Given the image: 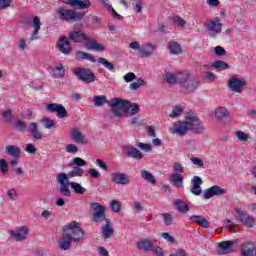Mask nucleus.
I'll list each match as a JSON object with an SVG mask.
<instances>
[{
    "label": "nucleus",
    "instance_id": "nucleus-1",
    "mask_svg": "<svg viewBox=\"0 0 256 256\" xmlns=\"http://www.w3.org/2000/svg\"><path fill=\"white\" fill-rule=\"evenodd\" d=\"M189 131H193L198 135L205 131L203 122L200 121L199 117H197V114L194 112L186 113L184 120L174 123L173 129H171V133H173V135H179V137H185Z\"/></svg>",
    "mask_w": 256,
    "mask_h": 256
},
{
    "label": "nucleus",
    "instance_id": "nucleus-2",
    "mask_svg": "<svg viewBox=\"0 0 256 256\" xmlns=\"http://www.w3.org/2000/svg\"><path fill=\"white\" fill-rule=\"evenodd\" d=\"M68 39L73 41V43H84L88 51H105V46L103 44H99L97 40L87 37V34H85L82 30L70 32L68 34Z\"/></svg>",
    "mask_w": 256,
    "mask_h": 256
},
{
    "label": "nucleus",
    "instance_id": "nucleus-3",
    "mask_svg": "<svg viewBox=\"0 0 256 256\" xmlns=\"http://www.w3.org/2000/svg\"><path fill=\"white\" fill-rule=\"evenodd\" d=\"M63 231L68 235L73 243H81L85 241V231L81 229V224L77 221H72L66 224Z\"/></svg>",
    "mask_w": 256,
    "mask_h": 256
},
{
    "label": "nucleus",
    "instance_id": "nucleus-4",
    "mask_svg": "<svg viewBox=\"0 0 256 256\" xmlns=\"http://www.w3.org/2000/svg\"><path fill=\"white\" fill-rule=\"evenodd\" d=\"M56 13L59 20L65 23H76L78 21H83V18L85 17V13L77 12L74 9L59 8Z\"/></svg>",
    "mask_w": 256,
    "mask_h": 256
},
{
    "label": "nucleus",
    "instance_id": "nucleus-5",
    "mask_svg": "<svg viewBox=\"0 0 256 256\" xmlns=\"http://www.w3.org/2000/svg\"><path fill=\"white\" fill-rule=\"evenodd\" d=\"M177 85L186 91H195L199 87V82L188 72H177Z\"/></svg>",
    "mask_w": 256,
    "mask_h": 256
},
{
    "label": "nucleus",
    "instance_id": "nucleus-6",
    "mask_svg": "<svg viewBox=\"0 0 256 256\" xmlns=\"http://www.w3.org/2000/svg\"><path fill=\"white\" fill-rule=\"evenodd\" d=\"M129 48L133 49V51H137L136 55L137 57H151L153 53H155V50L157 49V46H155L152 43H146L141 46L139 41H133L129 44Z\"/></svg>",
    "mask_w": 256,
    "mask_h": 256
},
{
    "label": "nucleus",
    "instance_id": "nucleus-7",
    "mask_svg": "<svg viewBox=\"0 0 256 256\" xmlns=\"http://www.w3.org/2000/svg\"><path fill=\"white\" fill-rule=\"evenodd\" d=\"M109 107L112 108L114 117H123L129 111V101L121 98H113L108 102Z\"/></svg>",
    "mask_w": 256,
    "mask_h": 256
},
{
    "label": "nucleus",
    "instance_id": "nucleus-8",
    "mask_svg": "<svg viewBox=\"0 0 256 256\" xmlns=\"http://www.w3.org/2000/svg\"><path fill=\"white\" fill-rule=\"evenodd\" d=\"M236 213V221L238 223H241L243 227H246L247 229H253L256 225V219L253 215L247 213V210H243L239 207L235 208Z\"/></svg>",
    "mask_w": 256,
    "mask_h": 256
},
{
    "label": "nucleus",
    "instance_id": "nucleus-9",
    "mask_svg": "<svg viewBox=\"0 0 256 256\" xmlns=\"http://www.w3.org/2000/svg\"><path fill=\"white\" fill-rule=\"evenodd\" d=\"M73 73L77 80L82 81L83 83H95V81H97L95 72L89 68L78 67L74 70Z\"/></svg>",
    "mask_w": 256,
    "mask_h": 256
},
{
    "label": "nucleus",
    "instance_id": "nucleus-10",
    "mask_svg": "<svg viewBox=\"0 0 256 256\" xmlns=\"http://www.w3.org/2000/svg\"><path fill=\"white\" fill-rule=\"evenodd\" d=\"M204 29H206L211 39H215V37H217L221 31H223V24L221 23V19L214 18L212 20L206 21L204 23Z\"/></svg>",
    "mask_w": 256,
    "mask_h": 256
},
{
    "label": "nucleus",
    "instance_id": "nucleus-11",
    "mask_svg": "<svg viewBox=\"0 0 256 256\" xmlns=\"http://www.w3.org/2000/svg\"><path fill=\"white\" fill-rule=\"evenodd\" d=\"M93 214H92V221L94 223H103V221H108L107 216L105 215V211H107V208L105 206L101 205L99 202L91 203L90 205Z\"/></svg>",
    "mask_w": 256,
    "mask_h": 256
},
{
    "label": "nucleus",
    "instance_id": "nucleus-12",
    "mask_svg": "<svg viewBox=\"0 0 256 256\" xmlns=\"http://www.w3.org/2000/svg\"><path fill=\"white\" fill-rule=\"evenodd\" d=\"M245 85H247L245 78L232 77L228 81V87L230 91L234 93H243V87H245Z\"/></svg>",
    "mask_w": 256,
    "mask_h": 256
},
{
    "label": "nucleus",
    "instance_id": "nucleus-13",
    "mask_svg": "<svg viewBox=\"0 0 256 256\" xmlns=\"http://www.w3.org/2000/svg\"><path fill=\"white\" fill-rule=\"evenodd\" d=\"M57 181L60 184V193L64 197H71V190H69V182L65 183V181H69L67 179V173L61 172L57 175Z\"/></svg>",
    "mask_w": 256,
    "mask_h": 256
},
{
    "label": "nucleus",
    "instance_id": "nucleus-14",
    "mask_svg": "<svg viewBox=\"0 0 256 256\" xmlns=\"http://www.w3.org/2000/svg\"><path fill=\"white\" fill-rule=\"evenodd\" d=\"M47 111H50V113H56V117H58V119H65V117H68L69 115L65 106L57 103L48 104Z\"/></svg>",
    "mask_w": 256,
    "mask_h": 256
},
{
    "label": "nucleus",
    "instance_id": "nucleus-15",
    "mask_svg": "<svg viewBox=\"0 0 256 256\" xmlns=\"http://www.w3.org/2000/svg\"><path fill=\"white\" fill-rule=\"evenodd\" d=\"M227 191L217 185L212 186L206 189L203 193V199H211V197H219L221 195H225Z\"/></svg>",
    "mask_w": 256,
    "mask_h": 256
},
{
    "label": "nucleus",
    "instance_id": "nucleus-16",
    "mask_svg": "<svg viewBox=\"0 0 256 256\" xmlns=\"http://www.w3.org/2000/svg\"><path fill=\"white\" fill-rule=\"evenodd\" d=\"M111 181L116 183V185H127L131 183V178L125 173L113 172L111 174Z\"/></svg>",
    "mask_w": 256,
    "mask_h": 256
},
{
    "label": "nucleus",
    "instance_id": "nucleus-17",
    "mask_svg": "<svg viewBox=\"0 0 256 256\" xmlns=\"http://www.w3.org/2000/svg\"><path fill=\"white\" fill-rule=\"evenodd\" d=\"M9 233L15 241H25V239H27V235H29V227L23 226L17 230L9 231Z\"/></svg>",
    "mask_w": 256,
    "mask_h": 256
},
{
    "label": "nucleus",
    "instance_id": "nucleus-18",
    "mask_svg": "<svg viewBox=\"0 0 256 256\" xmlns=\"http://www.w3.org/2000/svg\"><path fill=\"white\" fill-rule=\"evenodd\" d=\"M65 5H70L74 9H89L91 7V1L89 0H66Z\"/></svg>",
    "mask_w": 256,
    "mask_h": 256
},
{
    "label": "nucleus",
    "instance_id": "nucleus-19",
    "mask_svg": "<svg viewBox=\"0 0 256 256\" xmlns=\"http://www.w3.org/2000/svg\"><path fill=\"white\" fill-rule=\"evenodd\" d=\"M122 152L124 155H127V157H131L132 159L141 160V158L143 157V154H141L139 149L133 146H124L122 148Z\"/></svg>",
    "mask_w": 256,
    "mask_h": 256
},
{
    "label": "nucleus",
    "instance_id": "nucleus-20",
    "mask_svg": "<svg viewBox=\"0 0 256 256\" xmlns=\"http://www.w3.org/2000/svg\"><path fill=\"white\" fill-rule=\"evenodd\" d=\"M192 187L190 193L199 196L202 193L201 186L203 185V180L199 176H194L191 180Z\"/></svg>",
    "mask_w": 256,
    "mask_h": 256
},
{
    "label": "nucleus",
    "instance_id": "nucleus-21",
    "mask_svg": "<svg viewBox=\"0 0 256 256\" xmlns=\"http://www.w3.org/2000/svg\"><path fill=\"white\" fill-rule=\"evenodd\" d=\"M32 28L33 31L30 36V41H37V39H39V31H41V19L38 16H34Z\"/></svg>",
    "mask_w": 256,
    "mask_h": 256
},
{
    "label": "nucleus",
    "instance_id": "nucleus-22",
    "mask_svg": "<svg viewBox=\"0 0 256 256\" xmlns=\"http://www.w3.org/2000/svg\"><path fill=\"white\" fill-rule=\"evenodd\" d=\"M73 240L69 237V234H66L63 230L62 237L58 240V247L61 251H69L71 249V243Z\"/></svg>",
    "mask_w": 256,
    "mask_h": 256
},
{
    "label": "nucleus",
    "instance_id": "nucleus-23",
    "mask_svg": "<svg viewBox=\"0 0 256 256\" xmlns=\"http://www.w3.org/2000/svg\"><path fill=\"white\" fill-rule=\"evenodd\" d=\"M57 47L60 53H63L64 55H69L71 53V43H69V40L65 37L58 40Z\"/></svg>",
    "mask_w": 256,
    "mask_h": 256
},
{
    "label": "nucleus",
    "instance_id": "nucleus-24",
    "mask_svg": "<svg viewBox=\"0 0 256 256\" xmlns=\"http://www.w3.org/2000/svg\"><path fill=\"white\" fill-rule=\"evenodd\" d=\"M71 139L74 143H79L80 145H87V139H85V135L81 133L79 128H73L71 130Z\"/></svg>",
    "mask_w": 256,
    "mask_h": 256
},
{
    "label": "nucleus",
    "instance_id": "nucleus-25",
    "mask_svg": "<svg viewBox=\"0 0 256 256\" xmlns=\"http://www.w3.org/2000/svg\"><path fill=\"white\" fill-rule=\"evenodd\" d=\"M28 133L33 137V139L41 140L43 139V132L39 130V126H37V123L31 122L28 125Z\"/></svg>",
    "mask_w": 256,
    "mask_h": 256
},
{
    "label": "nucleus",
    "instance_id": "nucleus-26",
    "mask_svg": "<svg viewBox=\"0 0 256 256\" xmlns=\"http://www.w3.org/2000/svg\"><path fill=\"white\" fill-rule=\"evenodd\" d=\"M190 221H192V223H197V225H199L203 229H209V227H211V222L199 215H192L190 217Z\"/></svg>",
    "mask_w": 256,
    "mask_h": 256
},
{
    "label": "nucleus",
    "instance_id": "nucleus-27",
    "mask_svg": "<svg viewBox=\"0 0 256 256\" xmlns=\"http://www.w3.org/2000/svg\"><path fill=\"white\" fill-rule=\"evenodd\" d=\"M219 248L223 253H233L235 251V241H222L219 243Z\"/></svg>",
    "mask_w": 256,
    "mask_h": 256
},
{
    "label": "nucleus",
    "instance_id": "nucleus-28",
    "mask_svg": "<svg viewBox=\"0 0 256 256\" xmlns=\"http://www.w3.org/2000/svg\"><path fill=\"white\" fill-rule=\"evenodd\" d=\"M6 155H9V157L20 159L21 157V148L16 145H10L6 147Z\"/></svg>",
    "mask_w": 256,
    "mask_h": 256
},
{
    "label": "nucleus",
    "instance_id": "nucleus-29",
    "mask_svg": "<svg viewBox=\"0 0 256 256\" xmlns=\"http://www.w3.org/2000/svg\"><path fill=\"white\" fill-rule=\"evenodd\" d=\"M200 69L202 71L203 79H206L207 81H215L217 78L213 72L209 71V69H211V65H203Z\"/></svg>",
    "mask_w": 256,
    "mask_h": 256
},
{
    "label": "nucleus",
    "instance_id": "nucleus-30",
    "mask_svg": "<svg viewBox=\"0 0 256 256\" xmlns=\"http://www.w3.org/2000/svg\"><path fill=\"white\" fill-rule=\"evenodd\" d=\"M170 183L173 187H183V174H171L170 176Z\"/></svg>",
    "mask_w": 256,
    "mask_h": 256
},
{
    "label": "nucleus",
    "instance_id": "nucleus-31",
    "mask_svg": "<svg viewBox=\"0 0 256 256\" xmlns=\"http://www.w3.org/2000/svg\"><path fill=\"white\" fill-rule=\"evenodd\" d=\"M69 187L76 193V195H85L87 189L78 182H68Z\"/></svg>",
    "mask_w": 256,
    "mask_h": 256
},
{
    "label": "nucleus",
    "instance_id": "nucleus-32",
    "mask_svg": "<svg viewBox=\"0 0 256 256\" xmlns=\"http://www.w3.org/2000/svg\"><path fill=\"white\" fill-rule=\"evenodd\" d=\"M72 170L66 174L67 179H73L75 177H83V168L79 166H72Z\"/></svg>",
    "mask_w": 256,
    "mask_h": 256
},
{
    "label": "nucleus",
    "instance_id": "nucleus-33",
    "mask_svg": "<svg viewBox=\"0 0 256 256\" xmlns=\"http://www.w3.org/2000/svg\"><path fill=\"white\" fill-rule=\"evenodd\" d=\"M52 75L55 79H63L65 77V68L63 64H59L52 68Z\"/></svg>",
    "mask_w": 256,
    "mask_h": 256
},
{
    "label": "nucleus",
    "instance_id": "nucleus-34",
    "mask_svg": "<svg viewBox=\"0 0 256 256\" xmlns=\"http://www.w3.org/2000/svg\"><path fill=\"white\" fill-rule=\"evenodd\" d=\"M113 235V228H111V220H106V224L102 226V236L104 239H110Z\"/></svg>",
    "mask_w": 256,
    "mask_h": 256
},
{
    "label": "nucleus",
    "instance_id": "nucleus-35",
    "mask_svg": "<svg viewBox=\"0 0 256 256\" xmlns=\"http://www.w3.org/2000/svg\"><path fill=\"white\" fill-rule=\"evenodd\" d=\"M168 49H169L171 55H179V54H181V51H182L181 45L175 41L168 42Z\"/></svg>",
    "mask_w": 256,
    "mask_h": 256
},
{
    "label": "nucleus",
    "instance_id": "nucleus-36",
    "mask_svg": "<svg viewBox=\"0 0 256 256\" xmlns=\"http://www.w3.org/2000/svg\"><path fill=\"white\" fill-rule=\"evenodd\" d=\"M141 108H139L138 104L129 102V109L124 114L126 117H133L134 115H137Z\"/></svg>",
    "mask_w": 256,
    "mask_h": 256
},
{
    "label": "nucleus",
    "instance_id": "nucleus-37",
    "mask_svg": "<svg viewBox=\"0 0 256 256\" xmlns=\"http://www.w3.org/2000/svg\"><path fill=\"white\" fill-rule=\"evenodd\" d=\"M138 249L142 251H153V241L146 239L138 242Z\"/></svg>",
    "mask_w": 256,
    "mask_h": 256
},
{
    "label": "nucleus",
    "instance_id": "nucleus-38",
    "mask_svg": "<svg viewBox=\"0 0 256 256\" xmlns=\"http://www.w3.org/2000/svg\"><path fill=\"white\" fill-rule=\"evenodd\" d=\"M140 175H141L142 179H144L148 183H151L152 185H155V183H157L155 176H153V174H151V172H149L147 170H142L140 172Z\"/></svg>",
    "mask_w": 256,
    "mask_h": 256
},
{
    "label": "nucleus",
    "instance_id": "nucleus-39",
    "mask_svg": "<svg viewBox=\"0 0 256 256\" xmlns=\"http://www.w3.org/2000/svg\"><path fill=\"white\" fill-rule=\"evenodd\" d=\"M242 255L243 256H253L255 255V247L251 243L244 244L242 246Z\"/></svg>",
    "mask_w": 256,
    "mask_h": 256
},
{
    "label": "nucleus",
    "instance_id": "nucleus-40",
    "mask_svg": "<svg viewBox=\"0 0 256 256\" xmlns=\"http://www.w3.org/2000/svg\"><path fill=\"white\" fill-rule=\"evenodd\" d=\"M76 57L78 59H87V61H90L91 63H96L97 62L94 55H91V54H89L87 52H83V51H77L76 52Z\"/></svg>",
    "mask_w": 256,
    "mask_h": 256
},
{
    "label": "nucleus",
    "instance_id": "nucleus-41",
    "mask_svg": "<svg viewBox=\"0 0 256 256\" xmlns=\"http://www.w3.org/2000/svg\"><path fill=\"white\" fill-rule=\"evenodd\" d=\"M216 119H227L229 117V110L224 107H219L215 110Z\"/></svg>",
    "mask_w": 256,
    "mask_h": 256
},
{
    "label": "nucleus",
    "instance_id": "nucleus-42",
    "mask_svg": "<svg viewBox=\"0 0 256 256\" xmlns=\"http://www.w3.org/2000/svg\"><path fill=\"white\" fill-rule=\"evenodd\" d=\"M210 66L213 67V69H217L218 71H225L226 69H229V64L223 60H217Z\"/></svg>",
    "mask_w": 256,
    "mask_h": 256
},
{
    "label": "nucleus",
    "instance_id": "nucleus-43",
    "mask_svg": "<svg viewBox=\"0 0 256 256\" xmlns=\"http://www.w3.org/2000/svg\"><path fill=\"white\" fill-rule=\"evenodd\" d=\"M85 165H87V161L81 157L73 158V160L68 164L69 167H85Z\"/></svg>",
    "mask_w": 256,
    "mask_h": 256
},
{
    "label": "nucleus",
    "instance_id": "nucleus-44",
    "mask_svg": "<svg viewBox=\"0 0 256 256\" xmlns=\"http://www.w3.org/2000/svg\"><path fill=\"white\" fill-rule=\"evenodd\" d=\"M107 103L109 105V101H107V96L99 95L94 97V105L95 107H103Z\"/></svg>",
    "mask_w": 256,
    "mask_h": 256
},
{
    "label": "nucleus",
    "instance_id": "nucleus-45",
    "mask_svg": "<svg viewBox=\"0 0 256 256\" xmlns=\"http://www.w3.org/2000/svg\"><path fill=\"white\" fill-rule=\"evenodd\" d=\"M174 205L177 207L179 213H187L189 211V206L187 205V203L181 200L175 201Z\"/></svg>",
    "mask_w": 256,
    "mask_h": 256
},
{
    "label": "nucleus",
    "instance_id": "nucleus-46",
    "mask_svg": "<svg viewBox=\"0 0 256 256\" xmlns=\"http://www.w3.org/2000/svg\"><path fill=\"white\" fill-rule=\"evenodd\" d=\"M143 85H147V81L143 78H138L137 82H132L129 86L130 91H137L139 87H143Z\"/></svg>",
    "mask_w": 256,
    "mask_h": 256
},
{
    "label": "nucleus",
    "instance_id": "nucleus-47",
    "mask_svg": "<svg viewBox=\"0 0 256 256\" xmlns=\"http://www.w3.org/2000/svg\"><path fill=\"white\" fill-rule=\"evenodd\" d=\"M165 81L168 83V85L177 84V73L167 72L165 74Z\"/></svg>",
    "mask_w": 256,
    "mask_h": 256
},
{
    "label": "nucleus",
    "instance_id": "nucleus-48",
    "mask_svg": "<svg viewBox=\"0 0 256 256\" xmlns=\"http://www.w3.org/2000/svg\"><path fill=\"white\" fill-rule=\"evenodd\" d=\"M98 63H100V65H103V67L108 69V71H115V64L108 62V60L103 57L98 58Z\"/></svg>",
    "mask_w": 256,
    "mask_h": 256
},
{
    "label": "nucleus",
    "instance_id": "nucleus-49",
    "mask_svg": "<svg viewBox=\"0 0 256 256\" xmlns=\"http://www.w3.org/2000/svg\"><path fill=\"white\" fill-rule=\"evenodd\" d=\"M14 127L18 131H21L22 133H25V131H27V124L25 122H23L22 120H20V119H17L14 122Z\"/></svg>",
    "mask_w": 256,
    "mask_h": 256
},
{
    "label": "nucleus",
    "instance_id": "nucleus-50",
    "mask_svg": "<svg viewBox=\"0 0 256 256\" xmlns=\"http://www.w3.org/2000/svg\"><path fill=\"white\" fill-rule=\"evenodd\" d=\"M173 175H183V173H185V168L183 167V165L179 162H175L173 164Z\"/></svg>",
    "mask_w": 256,
    "mask_h": 256
},
{
    "label": "nucleus",
    "instance_id": "nucleus-51",
    "mask_svg": "<svg viewBox=\"0 0 256 256\" xmlns=\"http://www.w3.org/2000/svg\"><path fill=\"white\" fill-rule=\"evenodd\" d=\"M235 137L241 142L249 141V135L241 130L235 132Z\"/></svg>",
    "mask_w": 256,
    "mask_h": 256
},
{
    "label": "nucleus",
    "instance_id": "nucleus-52",
    "mask_svg": "<svg viewBox=\"0 0 256 256\" xmlns=\"http://www.w3.org/2000/svg\"><path fill=\"white\" fill-rule=\"evenodd\" d=\"M0 171L2 175H7V173H9V164L7 163V160L0 159Z\"/></svg>",
    "mask_w": 256,
    "mask_h": 256
},
{
    "label": "nucleus",
    "instance_id": "nucleus-53",
    "mask_svg": "<svg viewBox=\"0 0 256 256\" xmlns=\"http://www.w3.org/2000/svg\"><path fill=\"white\" fill-rule=\"evenodd\" d=\"M133 9L135 13H143V0H134Z\"/></svg>",
    "mask_w": 256,
    "mask_h": 256
},
{
    "label": "nucleus",
    "instance_id": "nucleus-54",
    "mask_svg": "<svg viewBox=\"0 0 256 256\" xmlns=\"http://www.w3.org/2000/svg\"><path fill=\"white\" fill-rule=\"evenodd\" d=\"M41 122L43 123L45 129H52V127H55V120L50 118H44Z\"/></svg>",
    "mask_w": 256,
    "mask_h": 256
},
{
    "label": "nucleus",
    "instance_id": "nucleus-55",
    "mask_svg": "<svg viewBox=\"0 0 256 256\" xmlns=\"http://www.w3.org/2000/svg\"><path fill=\"white\" fill-rule=\"evenodd\" d=\"M172 22L179 27H185V25H187V21H185V19L181 18L180 16H174L172 18Z\"/></svg>",
    "mask_w": 256,
    "mask_h": 256
},
{
    "label": "nucleus",
    "instance_id": "nucleus-56",
    "mask_svg": "<svg viewBox=\"0 0 256 256\" xmlns=\"http://www.w3.org/2000/svg\"><path fill=\"white\" fill-rule=\"evenodd\" d=\"M123 79L125 83H131L132 81H135V79H137V75H135V73L133 72H129L123 76Z\"/></svg>",
    "mask_w": 256,
    "mask_h": 256
},
{
    "label": "nucleus",
    "instance_id": "nucleus-57",
    "mask_svg": "<svg viewBox=\"0 0 256 256\" xmlns=\"http://www.w3.org/2000/svg\"><path fill=\"white\" fill-rule=\"evenodd\" d=\"M65 149H66V153H72V154H75L79 151V148L75 144H67Z\"/></svg>",
    "mask_w": 256,
    "mask_h": 256
},
{
    "label": "nucleus",
    "instance_id": "nucleus-58",
    "mask_svg": "<svg viewBox=\"0 0 256 256\" xmlns=\"http://www.w3.org/2000/svg\"><path fill=\"white\" fill-rule=\"evenodd\" d=\"M137 147H139V149H141L142 151H145L146 153H151V151L153 150L150 144H145L142 142L138 143Z\"/></svg>",
    "mask_w": 256,
    "mask_h": 256
},
{
    "label": "nucleus",
    "instance_id": "nucleus-59",
    "mask_svg": "<svg viewBox=\"0 0 256 256\" xmlns=\"http://www.w3.org/2000/svg\"><path fill=\"white\" fill-rule=\"evenodd\" d=\"M181 113H183V108L176 106L173 108L170 117L175 118V117H179V115H181Z\"/></svg>",
    "mask_w": 256,
    "mask_h": 256
},
{
    "label": "nucleus",
    "instance_id": "nucleus-60",
    "mask_svg": "<svg viewBox=\"0 0 256 256\" xmlns=\"http://www.w3.org/2000/svg\"><path fill=\"white\" fill-rule=\"evenodd\" d=\"M111 208H112V211H114V213H119V211H121V204L117 200H112Z\"/></svg>",
    "mask_w": 256,
    "mask_h": 256
},
{
    "label": "nucleus",
    "instance_id": "nucleus-61",
    "mask_svg": "<svg viewBox=\"0 0 256 256\" xmlns=\"http://www.w3.org/2000/svg\"><path fill=\"white\" fill-rule=\"evenodd\" d=\"M24 150L26 151V153H30L31 155H35V153H37V148L31 143L27 144Z\"/></svg>",
    "mask_w": 256,
    "mask_h": 256
},
{
    "label": "nucleus",
    "instance_id": "nucleus-62",
    "mask_svg": "<svg viewBox=\"0 0 256 256\" xmlns=\"http://www.w3.org/2000/svg\"><path fill=\"white\" fill-rule=\"evenodd\" d=\"M8 199L11 201H17V191L15 189H10L7 191Z\"/></svg>",
    "mask_w": 256,
    "mask_h": 256
},
{
    "label": "nucleus",
    "instance_id": "nucleus-63",
    "mask_svg": "<svg viewBox=\"0 0 256 256\" xmlns=\"http://www.w3.org/2000/svg\"><path fill=\"white\" fill-rule=\"evenodd\" d=\"M165 225H171L173 223V216L169 213L162 214Z\"/></svg>",
    "mask_w": 256,
    "mask_h": 256
},
{
    "label": "nucleus",
    "instance_id": "nucleus-64",
    "mask_svg": "<svg viewBox=\"0 0 256 256\" xmlns=\"http://www.w3.org/2000/svg\"><path fill=\"white\" fill-rule=\"evenodd\" d=\"M18 47H19V51H25V49H27V41H25V39H20L18 41Z\"/></svg>",
    "mask_w": 256,
    "mask_h": 256
}]
</instances>
